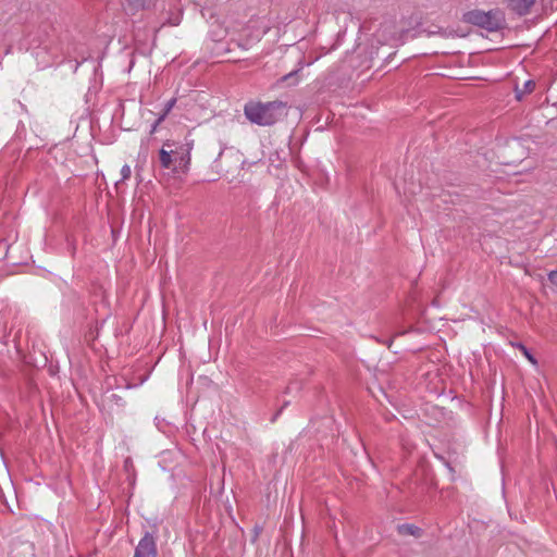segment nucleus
<instances>
[{
	"mask_svg": "<svg viewBox=\"0 0 557 557\" xmlns=\"http://www.w3.org/2000/svg\"><path fill=\"white\" fill-rule=\"evenodd\" d=\"M287 103L281 100L269 102H248L244 114L251 123L260 126H271L286 114Z\"/></svg>",
	"mask_w": 557,
	"mask_h": 557,
	"instance_id": "f257e3e1",
	"label": "nucleus"
},
{
	"mask_svg": "<svg viewBox=\"0 0 557 557\" xmlns=\"http://www.w3.org/2000/svg\"><path fill=\"white\" fill-rule=\"evenodd\" d=\"M174 144L165 141L159 151V159L163 169L186 172L190 162V148L181 145L173 148Z\"/></svg>",
	"mask_w": 557,
	"mask_h": 557,
	"instance_id": "f03ea898",
	"label": "nucleus"
},
{
	"mask_svg": "<svg viewBox=\"0 0 557 557\" xmlns=\"http://www.w3.org/2000/svg\"><path fill=\"white\" fill-rule=\"evenodd\" d=\"M465 17L467 22L488 32H497L505 25V15L500 10H491L487 12L474 10L468 12Z\"/></svg>",
	"mask_w": 557,
	"mask_h": 557,
	"instance_id": "7ed1b4c3",
	"label": "nucleus"
},
{
	"mask_svg": "<svg viewBox=\"0 0 557 557\" xmlns=\"http://www.w3.org/2000/svg\"><path fill=\"white\" fill-rule=\"evenodd\" d=\"M158 547L156 536L150 532H145L144 536L138 542L134 557H157Z\"/></svg>",
	"mask_w": 557,
	"mask_h": 557,
	"instance_id": "20e7f679",
	"label": "nucleus"
},
{
	"mask_svg": "<svg viewBox=\"0 0 557 557\" xmlns=\"http://www.w3.org/2000/svg\"><path fill=\"white\" fill-rule=\"evenodd\" d=\"M534 3L535 0H508L509 9L519 15L528 14Z\"/></svg>",
	"mask_w": 557,
	"mask_h": 557,
	"instance_id": "39448f33",
	"label": "nucleus"
},
{
	"mask_svg": "<svg viewBox=\"0 0 557 557\" xmlns=\"http://www.w3.org/2000/svg\"><path fill=\"white\" fill-rule=\"evenodd\" d=\"M151 0H125L123 8L127 14L134 15L149 7Z\"/></svg>",
	"mask_w": 557,
	"mask_h": 557,
	"instance_id": "423d86ee",
	"label": "nucleus"
},
{
	"mask_svg": "<svg viewBox=\"0 0 557 557\" xmlns=\"http://www.w3.org/2000/svg\"><path fill=\"white\" fill-rule=\"evenodd\" d=\"M535 86H536V84L533 79H528L523 84L522 88L516 86V88H515L516 99L518 101H521L527 95H530L531 92L534 91Z\"/></svg>",
	"mask_w": 557,
	"mask_h": 557,
	"instance_id": "0eeeda50",
	"label": "nucleus"
},
{
	"mask_svg": "<svg viewBox=\"0 0 557 557\" xmlns=\"http://www.w3.org/2000/svg\"><path fill=\"white\" fill-rule=\"evenodd\" d=\"M113 403L116 404L117 406L124 405L122 397H120L117 394L113 393L110 388H108L101 397V405L106 406Z\"/></svg>",
	"mask_w": 557,
	"mask_h": 557,
	"instance_id": "6e6552de",
	"label": "nucleus"
},
{
	"mask_svg": "<svg viewBox=\"0 0 557 557\" xmlns=\"http://www.w3.org/2000/svg\"><path fill=\"white\" fill-rule=\"evenodd\" d=\"M175 104L176 98H172L165 103L163 111L157 117V124H161L165 120V117L169 115V113L172 111Z\"/></svg>",
	"mask_w": 557,
	"mask_h": 557,
	"instance_id": "1a4fd4ad",
	"label": "nucleus"
},
{
	"mask_svg": "<svg viewBox=\"0 0 557 557\" xmlns=\"http://www.w3.org/2000/svg\"><path fill=\"white\" fill-rule=\"evenodd\" d=\"M515 346L521 351V354L532 363L536 364L537 361L534 358V356L531 354V351L521 343L515 344Z\"/></svg>",
	"mask_w": 557,
	"mask_h": 557,
	"instance_id": "9d476101",
	"label": "nucleus"
},
{
	"mask_svg": "<svg viewBox=\"0 0 557 557\" xmlns=\"http://www.w3.org/2000/svg\"><path fill=\"white\" fill-rule=\"evenodd\" d=\"M399 531L401 533H407V534H411V535H419L420 534V529L413 524H403L399 527Z\"/></svg>",
	"mask_w": 557,
	"mask_h": 557,
	"instance_id": "9b49d317",
	"label": "nucleus"
},
{
	"mask_svg": "<svg viewBox=\"0 0 557 557\" xmlns=\"http://www.w3.org/2000/svg\"><path fill=\"white\" fill-rule=\"evenodd\" d=\"M132 175V170H131V166L128 164H124L121 169V181H126L131 177Z\"/></svg>",
	"mask_w": 557,
	"mask_h": 557,
	"instance_id": "f8f14e48",
	"label": "nucleus"
},
{
	"mask_svg": "<svg viewBox=\"0 0 557 557\" xmlns=\"http://www.w3.org/2000/svg\"><path fill=\"white\" fill-rule=\"evenodd\" d=\"M548 280L553 285L557 286V271H550L548 273Z\"/></svg>",
	"mask_w": 557,
	"mask_h": 557,
	"instance_id": "ddd939ff",
	"label": "nucleus"
},
{
	"mask_svg": "<svg viewBox=\"0 0 557 557\" xmlns=\"http://www.w3.org/2000/svg\"><path fill=\"white\" fill-rule=\"evenodd\" d=\"M297 74V72H292L289 74H286L282 77V81L283 82H287L288 79H290L292 77H294L295 75Z\"/></svg>",
	"mask_w": 557,
	"mask_h": 557,
	"instance_id": "4468645a",
	"label": "nucleus"
},
{
	"mask_svg": "<svg viewBox=\"0 0 557 557\" xmlns=\"http://www.w3.org/2000/svg\"><path fill=\"white\" fill-rule=\"evenodd\" d=\"M264 34H265V30L258 32V34H256V36L253 37V40L259 41Z\"/></svg>",
	"mask_w": 557,
	"mask_h": 557,
	"instance_id": "2eb2a0df",
	"label": "nucleus"
},
{
	"mask_svg": "<svg viewBox=\"0 0 557 557\" xmlns=\"http://www.w3.org/2000/svg\"><path fill=\"white\" fill-rule=\"evenodd\" d=\"M159 125H160V124H157V121H156V122L152 124V126H151L150 134L156 133V131H157V128H158V126H159Z\"/></svg>",
	"mask_w": 557,
	"mask_h": 557,
	"instance_id": "dca6fc26",
	"label": "nucleus"
},
{
	"mask_svg": "<svg viewBox=\"0 0 557 557\" xmlns=\"http://www.w3.org/2000/svg\"><path fill=\"white\" fill-rule=\"evenodd\" d=\"M251 44V40H246L245 44H240V47L247 49L249 47V45Z\"/></svg>",
	"mask_w": 557,
	"mask_h": 557,
	"instance_id": "f3484780",
	"label": "nucleus"
},
{
	"mask_svg": "<svg viewBox=\"0 0 557 557\" xmlns=\"http://www.w3.org/2000/svg\"><path fill=\"white\" fill-rule=\"evenodd\" d=\"M146 377H140V383H144Z\"/></svg>",
	"mask_w": 557,
	"mask_h": 557,
	"instance_id": "a211bd4d",
	"label": "nucleus"
},
{
	"mask_svg": "<svg viewBox=\"0 0 557 557\" xmlns=\"http://www.w3.org/2000/svg\"><path fill=\"white\" fill-rule=\"evenodd\" d=\"M125 386H126V388H129V387H132L133 385H131V384H127V385H125Z\"/></svg>",
	"mask_w": 557,
	"mask_h": 557,
	"instance_id": "6ab92c4d",
	"label": "nucleus"
}]
</instances>
